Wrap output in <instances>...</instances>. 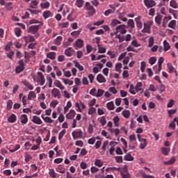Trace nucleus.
I'll return each mask as SVG.
<instances>
[{
  "label": "nucleus",
  "instance_id": "nucleus-46",
  "mask_svg": "<svg viewBox=\"0 0 178 178\" xmlns=\"http://www.w3.org/2000/svg\"><path fill=\"white\" fill-rule=\"evenodd\" d=\"M146 66H147V63H145V61H142L140 63V70L142 73H144V72H145Z\"/></svg>",
  "mask_w": 178,
  "mask_h": 178
},
{
  "label": "nucleus",
  "instance_id": "nucleus-14",
  "mask_svg": "<svg viewBox=\"0 0 178 178\" xmlns=\"http://www.w3.org/2000/svg\"><path fill=\"white\" fill-rule=\"evenodd\" d=\"M109 8H111V9L106 10L104 12L105 16H109V15H112V13H115V7L112 6V5H110Z\"/></svg>",
  "mask_w": 178,
  "mask_h": 178
},
{
  "label": "nucleus",
  "instance_id": "nucleus-26",
  "mask_svg": "<svg viewBox=\"0 0 178 178\" xmlns=\"http://www.w3.org/2000/svg\"><path fill=\"white\" fill-rule=\"evenodd\" d=\"M170 6L171 8H173V9H177V8H178L177 1H176V0H171L170 1Z\"/></svg>",
  "mask_w": 178,
  "mask_h": 178
},
{
  "label": "nucleus",
  "instance_id": "nucleus-35",
  "mask_svg": "<svg viewBox=\"0 0 178 178\" xmlns=\"http://www.w3.org/2000/svg\"><path fill=\"white\" fill-rule=\"evenodd\" d=\"M49 6H51V3H49V2L48 1L40 3V7L42 8V9H48Z\"/></svg>",
  "mask_w": 178,
  "mask_h": 178
},
{
  "label": "nucleus",
  "instance_id": "nucleus-58",
  "mask_svg": "<svg viewBox=\"0 0 178 178\" xmlns=\"http://www.w3.org/2000/svg\"><path fill=\"white\" fill-rule=\"evenodd\" d=\"M62 80L65 84H68L69 86H73V81H70V79H62Z\"/></svg>",
  "mask_w": 178,
  "mask_h": 178
},
{
  "label": "nucleus",
  "instance_id": "nucleus-49",
  "mask_svg": "<svg viewBox=\"0 0 178 178\" xmlns=\"http://www.w3.org/2000/svg\"><path fill=\"white\" fill-rule=\"evenodd\" d=\"M97 47L99 48V50H98L99 54H105V52H106V48L101 47L100 44H97Z\"/></svg>",
  "mask_w": 178,
  "mask_h": 178
},
{
  "label": "nucleus",
  "instance_id": "nucleus-53",
  "mask_svg": "<svg viewBox=\"0 0 178 178\" xmlns=\"http://www.w3.org/2000/svg\"><path fill=\"white\" fill-rule=\"evenodd\" d=\"M80 31H72L71 33V35L72 37H74L75 38H77V37H79V35H80Z\"/></svg>",
  "mask_w": 178,
  "mask_h": 178
},
{
  "label": "nucleus",
  "instance_id": "nucleus-1",
  "mask_svg": "<svg viewBox=\"0 0 178 178\" xmlns=\"http://www.w3.org/2000/svg\"><path fill=\"white\" fill-rule=\"evenodd\" d=\"M33 81L36 83H39L40 86H44V84H45V76H44L42 72H38L37 76H33Z\"/></svg>",
  "mask_w": 178,
  "mask_h": 178
},
{
  "label": "nucleus",
  "instance_id": "nucleus-38",
  "mask_svg": "<svg viewBox=\"0 0 178 178\" xmlns=\"http://www.w3.org/2000/svg\"><path fill=\"white\" fill-rule=\"evenodd\" d=\"M175 162H176V158L173 156L168 161L164 162V165H173Z\"/></svg>",
  "mask_w": 178,
  "mask_h": 178
},
{
  "label": "nucleus",
  "instance_id": "nucleus-7",
  "mask_svg": "<svg viewBox=\"0 0 178 178\" xmlns=\"http://www.w3.org/2000/svg\"><path fill=\"white\" fill-rule=\"evenodd\" d=\"M83 45H84V41L81 39H78L73 44V47H75V49H78V48H83Z\"/></svg>",
  "mask_w": 178,
  "mask_h": 178
},
{
  "label": "nucleus",
  "instance_id": "nucleus-15",
  "mask_svg": "<svg viewBox=\"0 0 178 178\" xmlns=\"http://www.w3.org/2000/svg\"><path fill=\"white\" fill-rule=\"evenodd\" d=\"M96 79L98 83H106V79L102 74H97Z\"/></svg>",
  "mask_w": 178,
  "mask_h": 178
},
{
  "label": "nucleus",
  "instance_id": "nucleus-57",
  "mask_svg": "<svg viewBox=\"0 0 178 178\" xmlns=\"http://www.w3.org/2000/svg\"><path fill=\"white\" fill-rule=\"evenodd\" d=\"M31 159H33V157L31 156V155L29 154H26L25 155V162H26V163H29V162L31 161Z\"/></svg>",
  "mask_w": 178,
  "mask_h": 178
},
{
  "label": "nucleus",
  "instance_id": "nucleus-13",
  "mask_svg": "<svg viewBox=\"0 0 178 178\" xmlns=\"http://www.w3.org/2000/svg\"><path fill=\"white\" fill-rule=\"evenodd\" d=\"M142 33H147L149 34L151 33V26L147 23H144V29L142 30Z\"/></svg>",
  "mask_w": 178,
  "mask_h": 178
},
{
  "label": "nucleus",
  "instance_id": "nucleus-24",
  "mask_svg": "<svg viewBox=\"0 0 178 178\" xmlns=\"http://www.w3.org/2000/svg\"><path fill=\"white\" fill-rule=\"evenodd\" d=\"M22 83H24V85H25L27 88H29V90H34V86L30 83H29V81H23Z\"/></svg>",
  "mask_w": 178,
  "mask_h": 178
},
{
  "label": "nucleus",
  "instance_id": "nucleus-52",
  "mask_svg": "<svg viewBox=\"0 0 178 178\" xmlns=\"http://www.w3.org/2000/svg\"><path fill=\"white\" fill-rule=\"evenodd\" d=\"M65 134H66V129H63L58 135V140H62V138H63V136H65Z\"/></svg>",
  "mask_w": 178,
  "mask_h": 178
},
{
  "label": "nucleus",
  "instance_id": "nucleus-51",
  "mask_svg": "<svg viewBox=\"0 0 178 178\" xmlns=\"http://www.w3.org/2000/svg\"><path fill=\"white\" fill-rule=\"evenodd\" d=\"M13 106V102H12V100H8L7 102V111H10L12 109V106Z\"/></svg>",
  "mask_w": 178,
  "mask_h": 178
},
{
  "label": "nucleus",
  "instance_id": "nucleus-29",
  "mask_svg": "<svg viewBox=\"0 0 178 178\" xmlns=\"http://www.w3.org/2000/svg\"><path fill=\"white\" fill-rule=\"evenodd\" d=\"M121 175H122V178H130V177H131V175H130V173L127 172V170L122 171L121 172Z\"/></svg>",
  "mask_w": 178,
  "mask_h": 178
},
{
  "label": "nucleus",
  "instance_id": "nucleus-40",
  "mask_svg": "<svg viewBox=\"0 0 178 178\" xmlns=\"http://www.w3.org/2000/svg\"><path fill=\"white\" fill-rule=\"evenodd\" d=\"M122 24V22H120V21H119V20L113 19L111 23V26L115 27V26H118V24Z\"/></svg>",
  "mask_w": 178,
  "mask_h": 178
},
{
  "label": "nucleus",
  "instance_id": "nucleus-9",
  "mask_svg": "<svg viewBox=\"0 0 178 178\" xmlns=\"http://www.w3.org/2000/svg\"><path fill=\"white\" fill-rule=\"evenodd\" d=\"M19 120L22 124H27L29 122V117L26 114H22L19 117Z\"/></svg>",
  "mask_w": 178,
  "mask_h": 178
},
{
  "label": "nucleus",
  "instance_id": "nucleus-3",
  "mask_svg": "<svg viewBox=\"0 0 178 178\" xmlns=\"http://www.w3.org/2000/svg\"><path fill=\"white\" fill-rule=\"evenodd\" d=\"M83 8L86 10H90L88 12L89 16H94L95 15V9H94V6H91L90 2H86Z\"/></svg>",
  "mask_w": 178,
  "mask_h": 178
},
{
  "label": "nucleus",
  "instance_id": "nucleus-62",
  "mask_svg": "<svg viewBox=\"0 0 178 178\" xmlns=\"http://www.w3.org/2000/svg\"><path fill=\"white\" fill-rule=\"evenodd\" d=\"M97 112V109L94 107H91L88 111V115H94Z\"/></svg>",
  "mask_w": 178,
  "mask_h": 178
},
{
  "label": "nucleus",
  "instance_id": "nucleus-6",
  "mask_svg": "<svg viewBox=\"0 0 178 178\" xmlns=\"http://www.w3.org/2000/svg\"><path fill=\"white\" fill-rule=\"evenodd\" d=\"M145 3V6L147 8V9H149V8H153V6H156V2L154 0H144L143 1Z\"/></svg>",
  "mask_w": 178,
  "mask_h": 178
},
{
  "label": "nucleus",
  "instance_id": "nucleus-21",
  "mask_svg": "<svg viewBox=\"0 0 178 178\" xmlns=\"http://www.w3.org/2000/svg\"><path fill=\"white\" fill-rule=\"evenodd\" d=\"M54 85L56 86V87H58V88H60V90H65V86L62 85L60 81L56 80L54 81Z\"/></svg>",
  "mask_w": 178,
  "mask_h": 178
},
{
  "label": "nucleus",
  "instance_id": "nucleus-50",
  "mask_svg": "<svg viewBox=\"0 0 178 178\" xmlns=\"http://www.w3.org/2000/svg\"><path fill=\"white\" fill-rule=\"evenodd\" d=\"M133 159H134V157H133V156L129 153L124 156V161H133Z\"/></svg>",
  "mask_w": 178,
  "mask_h": 178
},
{
  "label": "nucleus",
  "instance_id": "nucleus-43",
  "mask_svg": "<svg viewBox=\"0 0 178 178\" xmlns=\"http://www.w3.org/2000/svg\"><path fill=\"white\" fill-rule=\"evenodd\" d=\"M95 166H98V168H102V166H104V162L99 159H97L95 161Z\"/></svg>",
  "mask_w": 178,
  "mask_h": 178
},
{
  "label": "nucleus",
  "instance_id": "nucleus-54",
  "mask_svg": "<svg viewBox=\"0 0 178 178\" xmlns=\"http://www.w3.org/2000/svg\"><path fill=\"white\" fill-rule=\"evenodd\" d=\"M104 92H105V91L102 89H98L97 90V94L96 95V97L98 98L99 97H102V95H104Z\"/></svg>",
  "mask_w": 178,
  "mask_h": 178
},
{
  "label": "nucleus",
  "instance_id": "nucleus-12",
  "mask_svg": "<svg viewBox=\"0 0 178 178\" xmlns=\"http://www.w3.org/2000/svg\"><path fill=\"white\" fill-rule=\"evenodd\" d=\"M33 123H35V124H42V120L40 117L37 115H33L32 119Z\"/></svg>",
  "mask_w": 178,
  "mask_h": 178
},
{
  "label": "nucleus",
  "instance_id": "nucleus-60",
  "mask_svg": "<svg viewBox=\"0 0 178 178\" xmlns=\"http://www.w3.org/2000/svg\"><path fill=\"white\" fill-rule=\"evenodd\" d=\"M59 104V102L58 100H54L50 103L51 108H56V105Z\"/></svg>",
  "mask_w": 178,
  "mask_h": 178
},
{
  "label": "nucleus",
  "instance_id": "nucleus-2",
  "mask_svg": "<svg viewBox=\"0 0 178 178\" xmlns=\"http://www.w3.org/2000/svg\"><path fill=\"white\" fill-rule=\"evenodd\" d=\"M18 65H19L15 67V73H17V74H20V73H22V72H23V70L25 69L24 66H26V64H24V60H19Z\"/></svg>",
  "mask_w": 178,
  "mask_h": 178
},
{
  "label": "nucleus",
  "instance_id": "nucleus-10",
  "mask_svg": "<svg viewBox=\"0 0 178 178\" xmlns=\"http://www.w3.org/2000/svg\"><path fill=\"white\" fill-rule=\"evenodd\" d=\"M51 94L54 97V98H58L60 99V91L58 88H54L51 90Z\"/></svg>",
  "mask_w": 178,
  "mask_h": 178
},
{
  "label": "nucleus",
  "instance_id": "nucleus-16",
  "mask_svg": "<svg viewBox=\"0 0 178 178\" xmlns=\"http://www.w3.org/2000/svg\"><path fill=\"white\" fill-rule=\"evenodd\" d=\"M63 40V38L62 36H58L53 42L54 45L59 46L62 44V41Z\"/></svg>",
  "mask_w": 178,
  "mask_h": 178
},
{
  "label": "nucleus",
  "instance_id": "nucleus-32",
  "mask_svg": "<svg viewBox=\"0 0 178 178\" xmlns=\"http://www.w3.org/2000/svg\"><path fill=\"white\" fill-rule=\"evenodd\" d=\"M74 63L75 64V67H77V69H79L80 72H83V70H84V67L80 65L79 62H77L76 60H74Z\"/></svg>",
  "mask_w": 178,
  "mask_h": 178
},
{
  "label": "nucleus",
  "instance_id": "nucleus-4",
  "mask_svg": "<svg viewBox=\"0 0 178 178\" xmlns=\"http://www.w3.org/2000/svg\"><path fill=\"white\" fill-rule=\"evenodd\" d=\"M126 29H127L126 25H119L115 28V34H118V33H120V34H126V33H127V30Z\"/></svg>",
  "mask_w": 178,
  "mask_h": 178
},
{
  "label": "nucleus",
  "instance_id": "nucleus-63",
  "mask_svg": "<svg viewBox=\"0 0 178 178\" xmlns=\"http://www.w3.org/2000/svg\"><path fill=\"white\" fill-rule=\"evenodd\" d=\"M156 62V57H152L149 60V63L151 65H155Z\"/></svg>",
  "mask_w": 178,
  "mask_h": 178
},
{
  "label": "nucleus",
  "instance_id": "nucleus-39",
  "mask_svg": "<svg viewBox=\"0 0 178 178\" xmlns=\"http://www.w3.org/2000/svg\"><path fill=\"white\" fill-rule=\"evenodd\" d=\"M106 106L108 111H113V109H115V104H113V102L107 103Z\"/></svg>",
  "mask_w": 178,
  "mask_h": 178
},
{
  "label": "nucleus",
  "instance_id": "nucleus-48",
  "mask_svg": "<svg viewBox=\"0 0 178 178\" xmlns=\"http://www.w3.org/2000/svg\"><path fill=\"white\" fill-rule=\"evenodd\" d=\"M168 69L169 70V73H173L175 72V67L172 65V63H168L167 64Z\"/></svg>",
  "mask_w": 178,
  "mask_h": 178
},
{
  "label": "nucleus",
  "instance_id": "nucleus-5",
  "mask_svg": "<svg viewBox=\"0 0 178 178\" xmlns=\"http://www.w3.org/2000/svg\"><path fill=\"white\" fill-rule=\"evenodd\" d=\"M72 136L74 140H77L78 138H84L83 135V131H75L72 133Z\"/></svg>",
  "mask_w": 178,
  "mask_h": 178
},
{
  "label": "nucleus",
  "instance_id": "nucleus-61",
  "mask_svg": "<svg viewBox=\"0 0 178 178\" xmlns=\"http://www.w3.org/2000/svg\"><path fill=\"white\" fill-rule=\"evenodd\" d=\"M154 41V37H150L149 39V44H148L149 48H151V47H153Z\"/></svg>",
  "mask_w": 178,
  "mask_h": 178
},
{
  "label": "nucleus",
  "instance_id": "nucleus-23",
  "mask_svg": "<svg viewBox=\"0 0 178 178\" xmlns=\"http://www.w3.org/2000/svg\"><path fill=\"white\" fill-rule=\"evenodd\" d=\"M140 144L139 146V148L140 149H144V148H145V147H147V139L145 138H142V141H140Z\"/></svg>",
  "mask_w": 178,
  "mask_h": 178
},
{
  "label": "nucleus",
  "instance_id": "nucleus-11",
  "mask_svg": "<svg viewBox=\"0 0 178 178\" xmlns=\"http://www.w3.org/2000/svg\"><path fill=\"white\" fill-rule=\"evenodd\" d=\"M135 22L136 24V27L141 30L143 29V22H141V17L138 16L135 18Z\"/></svg>",
  "mask_w": 178,
  "mask_h": 178
},
{
  "label": "nucleus",
  "instance_id": "nucleus-27",
  "mask_svg": "<svg viewBox=\"0 0 178 178\" xmlns=\"http://www.w3.org/2000/svg\"><path fill=\"white\" fill-rule=\"evenodd\" d=\"M56 172H58V173H65L66 172V170L65 168L60 165H59L57 168H56Z\"/></svg>",
  "mask_w": 178,
  "mask_h": 178
},
{
  "label": "nucleus",
  "instance_id": "nucleus-37",
  "mask_svg": "<svg viewBox=\"0 0 178 178\" xmlns=\"http://www.w3.org/2000/svg\"><path fill=\"white\" fill-rule=\"evenodd\" d=\"M155 22L159 26L162 23V15H159L155 17Z\"/></svg>",
  "mask_w": 178,
  "mask_h": 178
},
{
  "label": "nucleus",
  "instance_id": "nucleus-34",
  "mask_svg": "<svg viewBox=\"0 0 178 178\" xmlns=\"http://www.w3.org/2000/svg\"><path fill=\"white\" fill-rule=\"evenodd\" d=\"M127 25L129 29H134L136 27V24H134V20L129 19L127 22Z\"/></svg>",
  "mask_w": 178,
  "mask_h": 178
},
{
  "label": "nucleus",
  "instance_id": "nucleus-28",
  "mask_svg": "<svg viewBox=\"0 0 178 178\" xmlns=\"http://www.w3.org/2000/svg\"><path fill=\"white\" fill-rule=\"evenodd\" d=\"M44 19H48V17H52V13L49 10H46L43 13L42 15Z\"/></svg>",
  "mask_w": 178,
  "mask_h": 178
},
{
  "label": "nucleus",
  "instance_id": "nucleus-33",
  "mask_svg": "<svg viewBox=\"0 0 178 178\" xmlns=\"http://www.w3.org/2000/svg\"><path fill=\"white\" fill-rule=\"evenodd\" d=\"M163 47H164L165 52H166L167 51H169V49H170V44L166 40L163 41Z\"/></svg>",
  "mask_w": 178,
  "mask_h": 178
},
{
  "label": "nucleus",
  "instance_id": "nucleus-42",
  "mask_svg": "<svg viewBox=\"0 0 178 178\" xmlns=\"http://www.w3.org/2000/svg\"><path fill=\"white\" fill-rule=\"evenodd\" d=\"M143 83L142 82H138L136 86H135V88L136 89V90L138 91H142L143 92Z\"/></svg>",
  "mask_w": 178,
  "mask_h": 178
},
{
  "label": "nucleus",
  "instance_id": "nucleus-47",
  "mask_svg": "<svg viewBox=\"0 0 178 178\" xmlns=\"http://www.w3.org/2000/svg\"><path fill=\"white\" fill-rule=\"evenodd\" d=\"M175 26H176V20H175V19L170 22L168 25V26L170 29H175Z\"/></svg>",
  "mask_w": 178,
  "mask_h": 178
},
{
  "label": "nucleus",
  "instance_id": "nucleus-31",
  "mask_svg": "<svg viewBox=\"0 0 178 178\" xmlns=\"http://www.w3.org/2000/svg\"><path fill=\"white\" fill-rule=\"evenodd\" d=\"M37 6H38V1L33 0L30 3V8H32L33 9H37Z\"/></svg>",
  "mask_w": 178,
  "mask_h": 178
},
{
  "label": "nucleus",
  "instance_id": "nucleus-8",
  "mask_svg": "<svg viewBox=\"0 0 178 178\" xmlns=\"http://www.w3.org/2000/svg\"><path fill=\"white\" fill-rule=\"evenodd\" d=\"M38 30H40V25H33L29 27V33H32V34H36L38 33Z\"/></svg>",
  "mask_w": 178,
  "mask_h": 178
},
{
  "label": "nucleus",
  "instance_id": "nucleus-44",
  "mask_svg": "<svg viewBox=\"0 0 178 178\" xmlns=\"http://www.w3.org/2000/svg\"><path fill=\"white\" fill-rule=\"evenodd\" d=\"M113 122L115 127H119V122H120V118H119V116L114 117Z\"/></svg>",
  "mask_w": 178,
  "mask_h": 178
},
{
  "label": "nucleus",
  "instance_id": "nucleus-55",
  "mask_svg": "<svg viewBox=\"0 0 178 178\" xmlns=\"http://www.w3.org/2000/svg\"><path fill=\"white\" fill-rule=\"evenodd\" d=\"M99 122L102 126H105V124H106V118H105V116L101 117Z\"/></svg>",
  "mask_w": 178,
  "mask_h": 178
},
{
  "label": "nucleus",
  "instance_id": "nucleus-45",
  "mask_svg": "<svg viewBox=\"0 0 178 178\" xmlns=\"http://www.w3.org/2000/svg\"><path fill=\"white\" fill-rule=\"evenodd\" d=\"M67 19V20H69V22H73L76 19V16H74V14H73V13H71L70 15H68Z\"/></svg>",
  "mask_w": 178,
  "mask_h": 178
},
{
  "label": "nucleus",
  "instance_id": "nucleus-18",
  "mask_svg": "<svg viewBox=\"0 0 178 178\" xmlns=\"http://www.w3.org/2000/svg\"><path fill=\"white\" fill-rule=\"evenodd\" d=\"M35 98H37V95L35 94V92L34 91L29 92L27 99L29 101H31V99H34Z\"/></svg>",
  "mask_w": 178,
  "mask_h": 178
},
{
  "label": "nucleus",
  "instance_id": "nucleus-22",
  "mask_svg": "<svg viewBox=\"0 0 178 178\" xmlns=\"http://www.w3.org/2000/svg\"><path fill=\"white\" fill-rule=\"evenodd\" d=\"M129 92L133 95H136L138 92L137 91V89H136V87H134V85L131 84L129 88Z\"/></svg>",
  "mask_w": 178,
  "mask_h": 178
},
{
  "label": "nucleus",
  "instance_id": "nucleus-41",
  "mask_svg": "<svg viewBox=\"0 0 178 178\" xmlns=\"http://www.w3.org/2000/svg\"><path fill=\"white\" fill-rule=\"evenodd\" d=\"M49 175L50 177H51V178H56V176L58 174H56V172H55V170L50 169L49 172Z\"/></svg>",
  "mask_w": 178,
  "mask_h": 178
},
{
  "label": "nucleus",
  "instance_id": "nucleus-36",
  "mask_svg": "<svg viewBox=\"0 0 178 178\" xmlns=\"http://www.w3.org/2000/svg\"><path fill=\"white\" fill-rule=\"evenodd\" d=\"M122 116L125 118L126 119H129L130 118V111L129 110H124L122 112Z\"/></svg>",
  "mask_w": 178,
  "mask_h": 178
},
{
  "label": "nucleus",
  "instance_id": "nucleus-64",
  "mask_svg": "<svg viewBox=\"0 0 178 178\" xmlns=\"http://www.w3.org/2000/svg\"><path fill=\"white\" fill-rule=\"evenodd\" d=\"M122 69V63H118L115 65V70L117 72H120V70Z\"/></svg>",
  "mask_w": 178,
  "mask_h": 178
},
{
  "label": "nucleus",
  "instance_id": "nucleus-25",
  "mask_svg": "<svg viewBox=\"0 0 178 178\" xmlns=\"http://www.w3.org/2000/svg\"><path fill=\"white\" fill-rule=\"evenodd\" d=\"M47 58H49V59L54 60L56 58V53L54 51H51L47 54Z\"/></svg>",
  "mask_w": 178,
  "mask_h": 178
},
{
  "label": "nucleus",
  "instance_id": "nucleus-17",
  "mask_svg": "<svg viewBox=\"0 0 178 178\" xmlns=\"http://www.w3.org/2000/svg\"><path fill=\"white\" fill-rule=\"evenodd\" d=\"M17 120V117L15 114H11L10 116L8 118V122L9 123H15Z\"/></svg>",
  "mask_w": 178,
  "mask_h": 178
},
{
  "label": "nucleus",
  "instance_id": "nucleus-19",
  "mask_svg": "<svg viewBox=\"0 0 178 178\" xmlns=\"http://www.w3.org/2000/svg\"><path fill=\"white\" fill-rule=\"evenodd\" d=\"M76 116V111L74 110H70V113L66 115L67 119H73Z\"/></svg>",
  "mask_w": 178,
  "mask_h": 178
},
{
  "label": "nucleus",
  "instance_id": "nucleus-56",
  "mask_svg": "<svg viewBox=\"0 0 178 178\" xmlns=\"http://www.w3.org/2000/svg\"><path fill=\"white\" fill-rule=\"evenodd\" d=\"M15 33L17 37H20L22 35V29L20 28H16L15 29Z\"/></svg>",
  "mask_w": 178,
  "mask_h": 178
},
{
  "label": "nucleus",
  "instance_id": "nucleus-59",
  "mask_svg": "<svg viewBox=\"0 0 178 178\" xmlns=\"http://www.w3.org/2000/svg\"><path fill=\"white\" fill-rule=\"evenodd\" d=\"M44 122L45 123H54V120L50 117H48V116L44 118Z\"/></svg>",
  "mask_w": 178,
  "mask_h": 178
},
{
  "label": "nucleus",
  "instance_id": "nucleus-30",
  "mask_svg": "<svg viewBox=\"0 0 178 178\" xmlns=\"http://www.w3.org/2000/svg\"><path fill=\"white\" fill-rule=\"evenodd\" d=\"M84 0H76L75 2V5L78 8H83V6H84Z\"/></svg>",
  "mask_w": 178,
  "mask_h": 178
},
{
  "label": "nucleus",
  "instance_id": "nucleus-20",
  "mask_svg": "<svg viewBox=\"0 0 178 178\" xmlns=\"http://www.w3.org/2000/svg\"><path fill=\"white\" fill-rule=\"evenodd\" d=\"M73 52H74V50L72 47H69L65 51L66 56H72L73 55Z\"/></svg>",
  "mask_w": 178,
  "mask_h": 178
}]
</instances>
